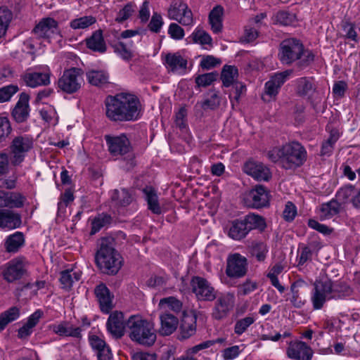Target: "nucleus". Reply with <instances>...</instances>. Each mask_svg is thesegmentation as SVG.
I'll return each mask as SVG.
<instances>
[{
  "mask_svg": "<svg viewBox=\"0 0 360 360\" xmlns=\"http://www.w3.org/2000/svg\"><path fill=\"white\" fill-rule=\"evenodd\" d=\"M105 105L106 116L111 121H134L139 117L141 104L134 95L121 93L108 96Z\"/></svg>",
  "mask_w": 360,
  "mask_h": 360,
  "instance_id": "1",
  "label": "nucleus"
},
{
  "mask_svg": "<svg viewBox=\"0 0 360 360\" xmlns=\"http://www.w3.org/2000/svg\"><path fill=\"white\" fill-rule=\"evenodd\" d=\"M278 58L281 64L291 65L295 63L298 70H302L314 60V54L305 49L302 42L296 38L283 39L279 44Z\"/></svg>",
  "mask_w": 360,
  "mask_h": 360,
  "instance_id": "2",
  "label": "nucleus"
},
{
  "mask_svg": "<svg viewBox=\"0 0 360 360\" xmlns=\"http://www.w3.org/2000/svg\"><path fill=\"white\" fill-rule=\"evenodd\" d=\"M115 245L113 238H101L95 256L96 265L103 274L108 275L117 274L123 264V259L115 250Z\"/></svg>",
  "mask_w": 360,
  "mask_h": 360,
  "instance_id": "3",
  "label": "nucleus"
},
{
  "mask_svg": "<svg viewBox=\"0 0 360 360\" xmlns=\"http://www.w3.org/2000/svg\"><path fill=\"white\" fill-rule=\"evenodd\" d=\"M129 338L133 342L150 347L156 340L153 325L140 315H131L126 321Z\"/></svg>",
  "mask_w": 360,
  "mask_h": 360,
  "instance_id": "4",
  "label": "nucleus"
},
{
  "mask_svg": "<svg viewBox=\"0 0 360 360\" xmlns=\"http://www.w3.org/2000/svg\"><path fill=\"white\" fill-rule=\"evenodd\" d=\"M283 156L282 167L285 169H294L302 166L307 159L305 148L297 141H292L282 146Z\"/></svg>",
  "mask_w": 360,
  "mask_h": 360,
  "instance_id": "5",
  "label": "nucleus"
},
{
  "mask_svg": "<svg viewBox=\"0 0 360 360\" xmlns=\"http://www.w3.org/2000/svg\"><path fill=\"white\" fill-rule=\"evenodd\" d=\"M84 72L79 68H71L63 71L57 81V89L68 94L77 92L83 83Z\"/></svg>",
  "mask_w": 360,
  "mask_h": 360,
  "instance_id": "6",
  "label": "nucleus"
},
{
  "mask_svg": "<svg viewBox=\"0 0 360 360\" xmlns=\"http://www.w3.org/2000/svg\"><path fill=\"white\" fill-rule=\"evenodd\" d=\"M11 162L13 165H19L23 162L26 154L33 148V140L27 135L15 136L10 145Z\"/></svg>",
  "mask_w": 360,
  "mask_h": 360,
  "instance_id": "7",
  "label": "nucleus"
},
{
  "mask_svg": "<svg viewBox=\"0 0 360 360\" xmlns=\"http://www.w3.org/2000/svg\"><path fill=\"white\" fill-rule=\"evenodd\" d=\"M191 285L198 300L212 302L217 298V291L205 278L195 276L191 279Z\"/></svg>",
  "mask_w": 360,
  "mask_h": 360,
  "instance_id": "8",
  "label": "nucleus"
},
{
  "mask_svg": "<svg viewBox=\"0 0 360 360\" xmlns=\"http://www.w3.org/2000/svg\"><path fill=\"white\" fill-rule=\"evenodd\" d=\"M269 191L262 185H257L251 189L244 198L247 206L259 209L269 205Z\"/></svg>",
  "mask_w": 360,
  "mask_h": 360,
  "instance_id": "9",
  "label": "nucleus"
},
{
  "mask_svg": "<svg viewBox=\"0 0 360 360\" xmlns=\"http://www.w3.org/2000/svg\"><path fill=\"white\" fill-rule=\"evenodd\" d=\"M215 300L212 316L216 320H221L226 318L233 309L235 304V296L233 293L225 292L219 296L217 295Z\"/></svg>",
  "mask_w": 360,
  "mask_h": 360,
  "instance_id": "10",
  "label": "nucleus"
},
{
  "mask_svg": "<svg viewBox=\"0 0 360 360\" xmlns=\"http://www.w3.org/2000/svg\"><path fill=\"white\" fill-rule=\"evenodd\" d=\"M105 140L108 151L112 156H122L131 150L130 141L124 134L120 136L105 135Z\"/></svg>",
  "mask_w": 360,
  "mask_h": 360,
  "instance_id": "11",
  "label": "nucleus"
},
{
  "mask_svg": "<svg viewBox=\"0 0 360 360\" xmlns=\"http://www.w3.org/2000/svg\"><path fill=\"white\" fill-rule=\"evenodd\" d=\"M167 15L169 19L178 21L183 26H189L193 22L191 10L183 2L172 4L168 8Z\"/></svg>",
  "mask_w": 360,
  "mask_h": 360,
  "instance_id": "12",
  "label": "nucleus"
},
{
  "mask_svg": "<svg viewBox=\"0 0 360 360\" xmlns=\"http://www.w3.org/2000/svg\"><path fill=\"white\" fill-rule=\"evenodd\" d=\"M32 32L39 39L49 40L55 35H60L58 22L52 18H44L35 25Z\"/></svg>",
  "mask_w": 360,
  "mask_h": 360,
  "instance_id": "13",
  "label": "nucleus"
},
{
  "mask_svg": "<svg viewBox=\"0 0 360 360\" xmlns=\"http://www.w3.org/2000/svg\"><path fill=\"white\" fill-rule=\"evenodd\" d=\"M248 271V260L246 257L238 253L229 257L226 274L230 278L243 277Z\"/></svg>",
  "mask_w": 360,
  "mask_h": 360,
  "instance_id": "14",
  "label": "nucleus"
},
{
  "mask_svg": "<svg viewBox=\"0 0 360 360\" xmlns=\"http://www.w3.org/2000/svg\"><path fill=\"white\" fill-rule=\"evenodd\" d=\"M24 259L17 257L9 261L3 271L4 278L8 283L20 280L26 274Z\"/></svg>",
  "mask_w": 360,
  "mask_h": 360,
  "instance_id": "15",
  "label": "nucleus"
},
{
  "mask_svg": "<svg viewBox=\"0 0 360 360\" xmlns=\"http://www.w3.org/2000/svg\"><path fill=\"white\" fill-rule=\"evenodd\" d=\"M106 328L113 338H121L124 335L125 330H127L124 314L119 311L112 312L108 319Z\"/></svg>",
  "mask_w": 360,
  "mask_h": 360,
  "instance_id": "16",
  "label": "nucleus"
},
{
  "mask_svg": "<svg viewBox=\"0 0 360 360\" xmlns=\"http://www.w3.org/2000/svg\"><path fill=\"white\" fill-rule=\"evenodd\" d=\"M243 171L257 181H269L271 178L270 169L262 162L249 160L245 163Z\"/></svg>",
  "mask_w": 360,
  "mask_h": 360,
  "instance_id": "17",
  "label": "nucleus"
},
{
  "mask_svg": "<svg viewBox=\"0 0 360 360\" xmlns=\"http://www.w3.org/2000/svg\"><path fill=\"white\" fill-rule=\"evenodd\" d=\"M94 294L99 304L101 311L104 314H109L113 309V295L105 284L101 283L96 285L94 289Z\"/></svg>",
  "mask_w": 360,
  "mask_h": 360,
  "instance_id": "18",
  "label": "nucleus"
},
{
  "mask_svg": "<svg viewBox=\"0 0 360 360\" xmlns=\"http://www.w3.org/2000/svg\"><path fill=\"white\" fill-rule=\"evenodd\" d=\"M287 354L289 358L295 360H311L313 351L305 342L295 341L290 342Z\"/></svg>",
  "mask_w": 360,
  "mask_h": 360,
  "instance_id": "19",
  "label": "nucleus"
},
{
  "mask_svg": "<svg viewBox=\"0 0 360 360\" xmlns=\"http://www.w3.org/2000/svg\"><path fill=\"white\" fill-rule=\"evenodd\" d=\"M51 71L47 68L44 72H25L22 79L27 86L35 88L39 86H47L50 84Z\"/></svg>",
  "mask_w": 360,
  "mask_h": 360,
  "instance_id": "20",
  "label": "nucleus"
},
{
  "mask_svg": "<svg viewBox=\"0 0 360 360\" xmlns=\"http://www.w3.org/2000/svg\"><path fill=\"white\" fill-rule=\"evenodd\" d=\"M324 281L326 285L329 287L328 299H342L350 296L353 292L352 288L345 281L333 282L330 279Z\"/></svg>",
  "mask_w": 360,
  "mask_h": 360,
  "instance_id": "21",
  "label": "nucleus"
},
{
  "mask_svg": "<svg viewBox=\"0 0 360 360\" xmlns=\"http://www.w3.org/2000/svg\"><path fill=\"white\" fill-rule=\"evenodd\" d=\"M328 285L324 281H316L314 283L313 294L311 296V302L314 309H320L323 307L326 300H329V292Z\"/></svg>",
  "mask_w": 360,
  "mask_h": 360,
  "instance_id": "22",
  "label": "nucleus"
},
{
  "mask_svg": "<svg viewBox=\"0 0 360 360\" xmlns=\"http://www.w3.org/2000/svg\"><path fill=\"white\" fill-rule=\"evenodd\" d=\"M29 99L30 96L28 94L21 93L19 100L12 110L11 115L18 123L25 122L29 117Z\"/></svg>",
  "mask_w": 360,
  "mask_h": 360,
  "instance_id": "23",
  "label": "nucleus"
},
{
  "mask_svg": "<svg viewBox=\"0 0 360 360\" xmlns=\"http://www.w3.org/2000/svg\"><path fill=\"white\" fill-rule=\"evenodd\" d=\"M21 215L11 210H0V228L14 229L20 226Z\"/></svg>",
  "mask_w": 360,
  "mask_h": 360,
  "instance_id": "24",
  "label": "nucleus"
},
{
  "mask_svg": "<svg viewBox=\"0 0 360 360\" xmlns=\"http://www.w3.org/2000/svg\"><path fill=\"white\" fill-rule=\"evenodd\" d=\"M86 45L88 49L94 52L105 53L107 46L103 37L102 30H98L93 32L92 35L86 39Z\"/></svg>",
  "mask_w": 360,
  "mask_h": 360,
  "instance_id": "25",
  "label": "nucleus"
},
{
  "mask_svg": "<svg viewBox=\"0 0 360 360\" xmlns=\"http://www.w3.org/2000/svg\"><path fill=\"white\" fill-rule=\"evenodd\" d=\"M192 314L191 316H184L181 321L180 330L182 339H187L195 333L197 312L193 311Z\"/></svg>",
  "mask_w": 360,
  "mask_h": 360,
  "instance_id": "26",
  "label": "nucleus"
},
{
  "mask_svg": "<svg viewBox=\"0 0 360 360\" xmlns=\"http://www.w3.org/2000/svg\"><path fill=\"white\" fill-rule=\"evenodd\" d=\"M313 77H303L296 81V94L301 97L310 96L316 91Z\"/></svg>",
  "mask_w": 360,
  "mask_h": 360,
  "instance_id": "27",
  "label": "nucleus"
},
{
  "mask_svg": "<svg viewBox=\"0 0 360 360\" xmlns=\"http://www.w3.org/2000/svg\"><path fill=\"white\" fill-rule=\"evenodd\" d=\"M161 328L160 333L162 335H171L177 328L179 319L174 315L165 312L160 316Z\"/></svg>",
  "mask_w": 360,
  "mask_h": 360,
  "instance_id": "28",
  "label": "nucleus"
},
{
  "mask_svg": "<svg viewBox=\"0 0 360 360\" xmlns=\"http://www.w3.org/2000/svg\"><path fill=\"white\" fill-rule=\"evenodd\" d=\"M224 11L221 5H217L209 13V22L214 33L218 34L222 30Z\"/></svg>",
  "mask_w": 360,
  "mask_h": 360,
  "instance_id": "29",
  "label": "nucleus"
},
{
  "mask_svg": "<svg viewBox=\"0 0 360 360\" xmlns=\"http://www.w3.org/2000/svg\"><path fill=\"white\" fill-rule=\"evenodd\" d=\"M249 231L243 219H236L231 222L228 235L233 240H240L244 238Z\"/></svg>",
  "mask_w": 360,
  "mask_h": 360,
  "instance_id": "30",
  "label": "nucleus"
},
{
  "mask_svg": "<svg viewBox=\"0 0 360 360\" xmlns=\"http://www.w3.org/2000/svg\"><path fill=\"white\" fill-rule=\"evenodd\" d=\"M145 199L147 201L148 209L154 214H160L162 212L158 202V197L155 190L151 186H146L143 189Z\"/></svg>",
  "mask_w": 360,
  "mask_h": 360,
  "instance_id": "31",
  "label": "nucleus"
},
{
  "mask_svg": "<svg viewBox=\"0 0 360 360\" xmlns=\"http://www.w3.org/2000/svg\"><path fill=\"white\" fill-rule=\"evenodd\" d=\"M165 63L167 67L173 72L178 69L185 70L187 66V60L179 53H167L165 58Z\"/></svg>",
  "mask_w": 360,
  "mask_h": 360,
  "instance_id": "32",
  "label": "nucleus"
},
{
  "mask_svg": "<svg viewBox=\"0 0 360 360\" xmlns=\"http://www.w3.org/2000/svg\"><path fill=\"white\" fill-rule=\"evenodd\" d=\"M132 41L124 43L123 41H118L112 45L114 52L117 53L124 60L129 61L134 56V51L131 49Z\"/></svg>",
  "mask_w": 360,
  "mask_h": 360,
  "instance_id": "33",
  "label": "nucleus"
},
{
  "mask_svg": "<svg viewBox=\"0 0 360 360\" xmlns=\"http://www.w3.org/2000/svg\"><path fill=\"white\" fill-rule=\"evenodd\" d=\"M24 243L25 238L22 233L18 231L7 238L5 242V248L8 252H16Z\"/></svg>",
  "mask_w": 360,
  "mask_h": 360,
  "instance_id": "34",
  "label": "nucleus"
},
{
  "mask_svg": "<svg viewBox=\"0 0 360 360\" xmlns=\"http://www.w3.org/2000/svg\"><path fill=\"white\" fill-rule=\"evenodd\" d=\"M238 76V70L236 66L224 65L221 73V79L223 86L225 87L231 86L236 82L235 79Z\"/></svg>",
  "mask_w": 360,
  "mask_h": 360,
  "instance_id": "35",
  "label": "nucleus"
},
{
  "mask_svg": "<svg viewBox=\"0 0 360 360\" xmlns=\"http://www.w3.org/2000/svg\"><path fill=\"white\" fill-rule=\"evenodd\" d=\"M80 278L81 274L79 272L67 269L60 272V282L63 289L70 290L73 283L78 281Z\"/></svg>",
  "mask_w": 360,
  "mask_h": 360,
  "instance_id": "36",
  "label": "nucleus"
},
{
  "mask_svg": "<svg viewBox=\"0 0 360 360\" xmlns=\"http://www.w3.org/2000/svg\"><path fill=\"white\" fill-rule=\"evenodd\" d=\"M250 253L255 257L258 262H264L268 253L267 245L261 241H253L249 246Z\"/></svg>",
  "mask_w": 360,
  "mask_h": 360,
  "instance_id": "37",
  "label": "nucleus"
},
{
  "mask_svg": "<svg viewBox=\"0 0 360 360\" xmlns=\"http://www.w3.org/2000/svg\"><path fill=\"white\" fill-rule=\"evenodd\" d=\"M20 316V309L12 307L0 314V332L4 330L8 323L15 321Z\"/></svg>",
  "mask_w": 360,
  "mask_h": 360,
  "instance_id": "38",
  "label": "nucleus"
},
{
  "mask_svg": "<svg viewBox=\"0 0 360 360\" xmlns=\"http://www.w3.org/2000/svg\"><path fill=\"white\" fill-rule=\"evenodd\" d=\"M243 220L249 232L253 229H258L260 231H263L266 227L264 219L259 215L255 214H248Z\"/></svg>",
  "mask_w": 360,
  "mask_h": 360,
  "instance_id": "39",
  "label": "nucleus"
},
{
  "mask_svg": "<svg viewBox=\"0 0 360 360\" xmlns=\"http://www.w3.org/2000/svg\"><path fill=\"white\" fill-rule=\"evenodd\" d=\"M112 217L110 214L101 213L98 214L91 221V229L90 234L94 235L98 232L103 227L110 224Z\"/></svg>",
  "mask_w": 360,
  "mask_h": 360,
  "instance_id": "40",
  "label": "nucleus"
},
{
  "mask_svg": "<svg viewBox=\"0 0 360 360\" xmlns=\"http://www.w3.org/2000/svg\"><path fill=\"white\" fill-rule=\"evenodd\" d=\"M12 19V11L6 6L0 7V38L6 35L8 25Z\"/></svg>",
  "mask_w": 360,
  "mask_h": 360,
  "instance_id": "41",
  "label": "nucleus"
},
{
  "mask_svg": "<svg viewBox=\"0 0 360 360\" xmlns=\"http://www.w3.org/2000/svg\"><path fill=\"white\" fill-rule=\"evenodd\" d=\"M86 77L89 82L94 86H101L108 83V75L103 71H89Z\"/></svg>",
  "mask_w": 360,
  "mask_h": 360,
  "instance_id": "42",
  "label": "nucleus"
},
{
  "mask_svg": "<svg viewBox=\"0 0 360 360\" xmlns=\"http://www.w3.org/2000/svg\"><path fill=\"white\" fill-rule=\"evenodd\" d=\"M111 198L113 201H117V203L122 207L129 205L133 201L131 193L125 188H122L120 191L115 189Z\"/></svg>",
  "mask_w": 360,
  "mask_h": 360,
  "instance_id": "43",
  "label": "nucleus"
},
{
  "mask_svg": "<svg viewBox=\"0 0 360 360\" xmlns=\"http://www.w3.org/2000/svg\"><path fill=\"white\" fill-rule=\"evenodd\" d=\"M340 204L335 200H332L327 203L322 205L321 212L322 217L326 219L338 214L340 212Z\"/></svg>",
  "mask_w": 360,
  "mask_h": 360,
  "instance_id": "44",
  "label": "nucleus"
},
{
  "mask_svg": "<svg viewBox=\"0 0 360 360\" xmlns=\"http://www.w3.org/2000/svg\"><path fill=\"white\" fill-rule=\"evenodd\" d=\"M26 200V197L20 193L8 192L6 207L11 209L22 207Z\"/></svg>",
  "mask_w": 360,
  "mask_h": 360,
  "instance_id": "45",
  "label": "nucleus"
},
{
  "mask_svg": "<svg viewBox=\"0 0 360 360\" xmlns=\"http://www.w3.org/2000/svg\"><path fill=\"white\" fill-rule=\"evenodd\" d=\"M208 95H210V97L200 103V107L205 110L217 109L221 101L219 93L213 90L210 91Z\"/></svg>",
  "mask_w": 360,
  "mask_h": 360,
  "instance_id": "46",
  "label": "nucleus"
},
{
  "mask_svg": "<svg viewBox=\"0 0 360 360\" xmlns=\"http://www.w3.org/2000/svg\"><path fill=\"white\" fill-rule=\"evenodd\" d=\"M96 22V20L94 17L91 15H86L72 20L70 23V26L74 30L86 29L94 24Z\"/></svg>",
  "mask_w": 360,
  "mask_h": 360,
  "instance_id": "47",
  "label": "nucleus"
},
{
  "mask_svg": "<svg viewBox=\"0 0 360 360\" xmlns=\"http://www.w3.org/2000/svg\"><path fill=\"white\" fill-rule=\"evenodd\" d=\"M338 139V131H332L328 139L322 143L321 155H330L333 152V146Z\"/></svg>",
  "mask_w": 360,
  "mask_h": 360,
  "instance_id": "48",
  "label": "nucleus"
},
{
  "mask_svg": "<svg viewBox=\"0 0 360 360\" xmlns=\"http://www.w3.org/2000/svg\"><path fill=\"white\" fill-rule=\"evenodd\" d=\"M159 306L161 307L167 306L169 309L176 313L180 312L182 309V302L174 297H168L161 299Z\"/></svg>",
  "mask_w": 360,
  "mask_h": 360,
  "instance_id": "49",
  "label": "nucleus"
},
{
  "mask_svg": "<svg viewBox=\"0 0 360 360\" xmlns=\"http://www.w3.org/2000/svg\"><path fill=\"white\" fill-rule=\"evenodd\" d=\"M280 88L274 84L271 81H268L265 84L264 92L262 96L263 101L269 102L272 99H275L278 94Z\"/></svg>",
  "mask_w": 360,
  "mask_h": 360,
  "instance_id": "50",
  "label": "nucleus"
},
{
  "mask_svg": "<svg viewBox=\"0 0 360 360\" xmlns=\"http://www.w3.org/2000/svg\"><path fill=\"white\" fill-rule=\"evenodd\" d=\"M218 74L217 72H212L200 75L195 77V83L198 86H207L210 85L214 81L217 80Z\"/></svg>",
  "mask_w": 360,
  "mask_h": 360,
  "instance_id": "51",
  "label": "nucleus"
},
{
  "mask_svg": "<svg viewBox=\"0 0 360 360\" xmlns=\"http://www.w3.org/2000/svg\"><path fill=\"white\" fill-rule=\"evenodd\" d=\"M274 20L281 25H290L295 20V15L288 11H280L275 15Z\"/></svg>",
  "mask_w": 360,
  "mask_h": 360,
  "instance_id": "52",
  "label": "nucleus"
},
{
  "mask_svg": "<svg viewBox=\"0 0 360 360\" xmlns=\"http://www.w3.org/2000/svg\"><path fill=\"white\" fill-rule=\"evenodd\" d=\"M254 321L255 319L252 316H247L238 320L234 326L235 333L238 335H242Z\"/></svg>",
  "mask_w": 360,
  "mask_h": 360,
  "instance_id": "53",
  "label": "nucleus"
},
{
  "mask_svg": "<svg viewBox=\"0 0 360 360\" xmlns=\"http://www.w3.org/2000/svg\"><path fill=\"white\" fill-rule=\"evenodd\" d=\"M193 41L202 45L211 44L212 38L208 33L202 30H196L191 34Z\"/></svg>",
  "mask_w": 360,
  "mask_h": 360,
  "instance_id": "54",
  "label": "nucleus"
},
{
  "mask_svg": "<svg viewBox=\"0 0 360 360\" xmlns=\"http://www.w3.org/2000/svg\"><path fill=\"white\" fill-rule=\"evenodd\" d=\"M19 90L17 85H8L0 89V103L8 101Z\"/></svg>",
  "mask_w": 360,
  "mask_h": 360,
  "instance_id": "55",
  "label": "nucleus"
},
{
  "mask_svg": "<svg viewBox=\"0 0 360 360\" xmlns=\"http://www.w3.org/2000/svg\"><path fill=\"white\" fill-rule=\"evenodd\" d=\"M11 131V127L8 119L0 117V143L6 141Z\"/></svg>",
  "mask_w": 360,
  "mask_h": 360,
  "instance_id": "56",
  "label": "nucleus"
},
{
  "mask_svg": "<svg viewBox=\"0 0 360 360\" xmlns=\"http://www.w3.org/2000/svg\"><path fill=\"white\" fill-rule=\"evenodd\" d=\"M163 24L164 22L161 15L158 13H154L148 24V28L151 32L158 33Z\"/></svg>",
  "mask_w": 360,
  "mask_h": 360,
  "instance_id": "57",
  "label": "nucleus"
},
{
  "mask_svg": "<svg viewBox=\"0 0 360 360\" xmlns=\"http://www.w3.org/2000/svg\"><path fill=\"white\" fill-rule=\"evenodd\" d=\"M221 63V60L214 57L213 56L208 55L203 56L200 61V67L203 70H210L220 65Z\"/></svg>",
  "mask_w": 360,
  "mask_h": 360,
  "instance_id": "58",
  "label": "nucleus"
},
{
  "mask_svg": "<svg viewBox=\"0 0 360 360\" xmlns=\"http://www.w3.org/2000/svg\"><path fill=\"white\" fill-rule=\"evenodd\" d=\"M134 12V5L131 3H128L118 12L115 20L118 22H122L127 20Z\"/></svg>",
  "mask_w": 360,
  "mask_h": 360,
  "instance_id": "59",
  "label": "nucleus"
},
{
  "mask_svg": "<svg viewBox=\"0 0 360 360\" xmlns=\"http://www.w3.org/2000/svg\"><path fill=\"white\" fill-rule=\"evenodd\" d=\"M168 34L174 40H181L184 37V29L176 23H171L168 28Z\"/></svg>",
  "mask_w": 360,
  "mask_h": 360,
  "instance_id": "60",
  "label": "nucleus"
},
{
  "mask_svg": "<svg viewBox=\"0 0 360 360\" xmlns=\"http://www.w3.org/2000/svg\"><path fill=\"white\" fill-rule=\"evenodd\" d=\"M292 73V70H287L283 72H278L271 77L270 81L281 89V86L287 80L288 77Z\"/></svg>",
  "mask_w": 360,
  "mask_h": 360,
  "instance_id": "61",
  "label": "nucleus"
},
{
  "mask_svg": "<svg viewBox=\"0 0 360 360\" xmlns=\"http://www.w3.org/2000/svg\"><path fill=\"white\" fill-rule=\"evenodd\" d=\"M297 214V208L292 202H287L283 212V218L287 221H291Z\"/></svg>",
  "mask_w": 360,
  "mask_h": 360,
  "instance_id": "62",
  "label": "nucleus"
},
{
  "mask_svg": "<svg viewBox=\"0 0 360 360\" xmlns=\"http://www.w3.org/2000/svg\"><path fill=\"white\" fill-rule=\"evenodd\" d=\"M240 352V347L234 345L224 349L222 352V356L224 360H232L236 359Z\"/></svg>",
  "mask_w": 360,
  "mask_h": 360,
  "instance_id": "63",
  "label": "nucleus"
},
{
  "mask_svg": "<svg viewBox=\"0 0 360 360\" xmlns=\"http://www.w3.org/2000/svg\"><path fill=\"white\" fill-rule=\"evenodd\" d=\"M354 186L352 185L345 186L341 188L336 194V198L341 201L347 200L352 195L354 191Z\"/></svg>",
  "mask_w": 360,
  "mask_h": 360,
  "instance_id": "64",
  "label": "nucleus"
}]
</instances>
